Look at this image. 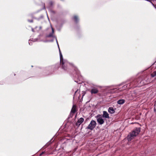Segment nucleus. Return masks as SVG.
Returning a JSON list of instances; mask_svg holds the SVG:
<instances>
[{
	"label": "nucleus",
	"instance_id": "4468645a",
	"mask_svg": "<svg viewBox=\"0 0 156 156\" xmlns=\"http://www.w3.org/2000/svg\"><path fill=\"white\" fill-rule=\"evenodd\" d=\"M154 111L155 112H156V102H155V104L154 105Z\"/></svg>",
	"mask_w": 156,
	"mask_h": 156
},
{
	"label": "nucleus",
	"instance_id": "f03ea898",
	"mask_svg": "<svg viewBox=\"0 0 156 156\" xmlns=\"http://www.w3.org/2000/svg\"><path fill=\"white\" fill-rule=\"evenodd\" d=\"M59 51L60 53V64L62 66V68L64 70H66L67 69L66 66L68 64V62L66 61L63 60L62 55L59 49Z\"/></svg>",
	"mask_w": 156,
	"mask_h": 156
},
{
	"label": "nucleus",
	"instance_id": "39448f33",
	"mask_svg": "<svg viewBox=\"0 0 156 156\" xmlns=\"http://www.w3.org/2000/svg\"><path fill=\"white\" fill-rule=\"evenodd\" d=\"M84 121V119L82 118H81L78 120L76 122V125L77 126H79Z\"/></svg>",
	"mask_w": 156,
	"mask_h": 156
},
{
	"label": "nucleus",
	"instance_id": "f3484780",
	"mask_svg": "<svg viewBox=\"0 0 156 156\" xmlns=\"http://www.w3.org/2000/svg\"><path fill=\"white\" fill-rule=\"evenodd\" d=\"M57 44H58V41H57Z\"/></svg>",
	"mask_w": 156,
	"mask_h": 156
},
{
	"label": "nucleus",
	"instance_id": "20e7f679",
	"mask_svg": "<svg viewBox=\"0 0 156 156\" xmlns=\"http://www.w3.org/2000/svg\"><path fill=\"white\" fill-rule=\"evenodd\" d=\"M96 117L98 123L99 124L102 125L104 123V121L101 115H98Z\"/></svg>",
	"mask_w": 156,
	"mask_h": 156
},
{
	"label": "nucleus",
	"instance_id": "0eeeda50",
	"mask_svg": "<svg viewBox=\"0 0 156 156\" xmlns=\"http://www.w3.org/2000/svg\"><path fill=\"white\" fill-rule=\"evenodd\" d=\"M98 90L96 88H93L91 90V93L92 94H95L98 92Z\"/></svg>",
	"mask_w": 156,
	"mask_h": 156
},
{
	"label": "nucleus",
	"instance_id": "1a4fd4ad",
	"mask_svg": "<svg viewBox=\"0 0 156 156\" xmlns=\"http://www.w3.org/2000/svg\"><path fill=\"white\" fill-rule=\"evenodd\" d=\"M76 106L75 105H73L71 111V112L75 113L76 112Z\"/></svg>",
	"mask_w": 156,
	"mask_h": 156
},
{
	"label": "nucleus",
	"instance_id": "9d476101",
	"mask_svg": "<svg viewBox=\"0 0 156 156\" xmlns=\"http://www.w3.org/2000/svg\"><path fill=\"white\" fill-rule=\"evenodd\" d=\"M124 100L123 99L120 100L118 101L117 103L119 105L122 104L124 103Z\"/></svg>",
	"mask_w": 156,
	"mask_h": 156
},
{
	"label": "nucleus",
	"instance_id": "f8f14e48",
	"mask_svg": "<svg viewBox=\"0 0 156 156\" xmlns=\"http://www.w3.org/2000/svg\"><path fill=\"white\" fill-rule=\"evenodd\" d=\"M151 76L152 77H154L156 76V71L154 72L153 73H152L151 75Z\"/></svg>",
	"mask_w": 156,
	"mask_h": 156
},
{
	"label": "nucleus",
	"instance_id": "dca6fc26",
	"mask_svg": "<svg viewBox=\"0 0 156 156\" xmlns=\"http://www.w3.org/2000/svg\"><path fill=\"white\" fill-rule=\"evenodd\" d=\"M29 22H33V20H31V21H29Z\"/></svg>",
	"mask_w": 156,
	"mask_h": 156
},
{
	"label": "nucleus",
	"instance_id": "9b49d317",
	"mask_svg": "<svg viewBox=\"0 0 156 156\" xmlns=\"http://www.w3.org/2000/svg\"><path fill=\"white\" fill-rule=\"evenodd\" d=\"M52 30V33L48 35L47 36L48 37H53V34L54 33V30L52 27H51Z\"/></svg>",
	"mask_w": 156,
	"mask_h": 156
},
{
	"label": "nucleus",
	"instance_id": "2eb2a0df",
	"mask_svg": "<svg viewBox=\"0 0 156 156\" xmlns=\"http://www.w3.org/2000/svg\"><path fill=\"white\" fill-rule=\"evenodd\" d=\"M152 5H153V6L155 7V8L156 9V6H155L152 3Z\"/></svg>",
	"mask_w": 156,
	"mask_h": 156
},
{
	"label": "nucleus",
	"instance_id": "7ed1b4c3",
	"mask_svg": "<svg viewBox=\"0 0 156 156\" xmlns=\"http://www.w3.org/2000/svg\"><path fill=\"white\" fill-rule=\"evenodd\" d=\"M97 123L95 121L92 120L87 127L88 129L93 130L96 126Z\"/></svg>",
	"mask_w": 156,
	"mask_h": 156
},
{
	"label": "nucleus",
	"instance_id": "f257e3e1",
	"mask_svg": "<svg viewBox=\"0 0 156 156\" xmlns=\"http://www.w3.org/2000/svg\"><path fill=\"white\" fill-rule=\"evenodd\" d=\"M140 132V128H136L134 129L132 132L127 136V139L128 141H130L133 139L134 137L137 136Z\"/></svg>",
	"mask_w": 156,
	"mask_h": 156
},
{
	"label": "nucleus",
	"instance_id": "ddd939ff",
	"mask_svg": "<svg viewBox=\"0 0 156 156\" xmlns=\"http://www.w3.org/2000/svg\"><path fill=\"white\" fill-rule=\"evenodd\" d=\"M73 18L75 21L76 22H77V20H78L77 16H74Z\"/></svg>",
	"mask_w": 156,
	"mask_h": 156
},
{
	"label": "nucleus",
	"instance_id": "a211bd4d",
	"mask_svg": "<svg viewBox=\"0 0 156 156\" xmlns=\"http://www.w3.org/2000/svg\"><path fill=\"white\" fill-rule=\"evenodd\" d=\"M114 90H116V89H114Z\"/></svg>",
	"mask_w": 156,
	"mask_h": 156
},
{
	"label": "nucleus",
	"instance_id": "423d86ee",
	"mask_svg": "<svg viewBox=\"0 0 156 156\" xmlns=\"http://www.w3.org/2000/svg\"><path fill=\"white\" fill-rule=\"evenodd\" d=\"M102 116L103 117L105 118H109V116L107 112L105 111H104L103 112V114Z\"/></svg>",
	"mask_w": 156,
	"mask_h": 156
},
{
	"label": "nucleus",
	"instance_id": "6e6552de",
	"mask_svg": "<svg viewBox=\"0 0 156 156\" xmlns=\"http://www.w3.org/2000/svg\"><path fill=\"white\" fill-rule=\"evenodd\" d=\"M108 112L109 113L111 114L114 113L115 112L114 109L112 107H110L108 109Z\"/></svg>",
	"mask_w": 156,
	"mask_h": 156
}]
</instances>
